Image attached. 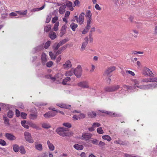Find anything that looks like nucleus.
I'll use <instances>...</instances> for the list:
<instances>
[{
	"instance_id": "nucleus-17",
	"label": "nucleus",
	"mask_w": 157,
	"mask_h": 157,
	"mask_svg": "<svg viewBox=\"0 0 157 157\" xmlns=\"http://www.w3.org/2000/svg\"><path fill=\"white\" fill-rule=\"evenodd\" d=\"M47 144L50 150L53 151L54 150L55 147L54 145L49 140L47 141Z\"/></svg>"
},
{
	"instance_id": "nucleus-15",
	"label": "nucleus",
	"mask_w": 157,
	"mask_h": 157,
	"mask_svg": "<svg viewBox=\"0 0 157 157\" xmlns=\"http://www.w3.org/2000/svg\"><path fill=\"white\" fill-rule=\"evenodd\" d=\"M154 85L153 84H150L147 85H144L137 86V87L141 89H145L147 88H149L151 87H152Z\"/></svg>"
},
{
	"instance_id": "nucleus-48",
	"label": "nucleus",
	"mask_w": 157,
	"mask_h": 157,
	"mask_svg": "<svg viewBox=\"0 0 157 157\" xmlns=\"http://www.w3.org/2000/svg\"><path fill=\"white\" fill-rule=\"evenodd\" d=\"M107 69L111 73L115 69V67L114 66L110 67H108Z\"/></svg>"
},
{
	"instance_id": "nucleus-25",
	"label": "nucleus",
	"mask_w": 157,
	"mask_h": 157,
	"mask_svg": "<svg viewBox=\"0 0 157 157\" xmlns=\"http://www.w3.org/2000/svg\"><path fill=\"white\" fill-rule=\"evenodd\" d=\"M74 147L77 150H81L83 149V147L82 145H79L78 144H76L74 145Z\"/></svg>"
},
{
	"instance_id": "nucleus-53",
	"label": "nucleus",
	"mask_w": 157,
	"mask_h": 157,
	"mask_svg": "<svg viewBox=\"0 0 157 157\" xmlns=\"http://www.w3.org/2000/svg\"><path fill=\"white\" fill-rule=\"evenodd\" d=\"M66 6H67V7H72V3L70 1H68L66 4Z\"/></svg>"
},
{
	"instance_id": "nucleus-54",
	"label": "nucleus",
	"mask_w": 157,
	"mask_h": 157,
	"mask_svg": "<svg viewBox=\"0 0 157 157\" xmlns=\"http://www.w3.org/2000/svg\"><path fill=\"white\" fill-rule=\"evenodd\" d=\"M63 125L66 127H67L69 128H71V124L70 123H63Z\"/></svg>"
},
{
	"instance_id": "nucleus-19",
	"label": "nucleus",
	"mask_w": 157,
	"mask_h": 157,
	"mask_svg": "<svg viewBox=\"0 0 157 157\" xmlns=\"http://www.w3.org/2000/svg\"><path fill=\"white\" fill-rule=\"evenodd\" d=\"M20 147L17 144H14L13 145V151L16 153L18 152L19 151Z\"/></svg>"
},
{
	"instance_id": "nucleus-41",
	"label": "nucleus",
	"mask_w": 157,
	"mask_h": 157,
	"mask_svg": "<svg viewBox=\"0 0 157 157\" xmlns=\"http://www.w3.org/2000/svg\"><path fill=\"white\" fill-rule=\"evenodd\" d=\"M102 138L103 139L106 140L108 141H110L111 140V137L108 135L103 136Z\"/></svg>"
},
{
	"instance_id": "nucleus-21",
	"label": "nucleus",
	"mask_w": 157,
	"mask_h": 157,
	"mask_svg": "<svg viewBox=\"0 0 157 157\" xmlns=\"http://www.w3.org/2000/svg\"><path fill=\"white\" fill-rule=\"evenodd\" d=\"M101 112L102 113H106L110 116H113L115 117L117 115V114H115V113H112L111 112H110V111H109L102 110V111H101Z\"/></svg>"
},
{
	"instance_id": "nucleus-8",
	"label": "nucleus",
	"mask_w": 157,
	"mask_h": 157,
	"mask_svg": "<svg viewBox=\"0 0 157 157\" xmlns=\"http://www.w3.org/2000/svg\"><path fill=\"white\" fill-rule=\"evenodd\" d=\"M56 114V113L52 112H48L44 114V116L46 118H48L53 117L55 116Z\"/></svg>"
},
{
	"instance_id": "nucleus-13",
	"label": "nucleus",
	"mask_w": 157,
	"mask_h": 157,
	"mask_svg": "<svg viewBox=\"0 0 157 157\" xmlns=\"http://www.w3.org/2000/svg\"><path fill=\"white\" fill-rule=\"evenodd\" d=\"M5 136L6 138L9 140H12L16 139L15 136L10 133H6Z\"/></svg>"
},
{
	"instance_id": "nucleus-60",
	"label": "nucleus",
	"mask_w": 157,
	"mask_h": 157,
	"mask_svg": "<svg viewBox=\"0 0 157 157\" xmlns=\"http://www.w3.org/2000/svg\"><path fill=\"white\" fill-rule=\"evenodd\" d=\"M58 20V17L56 16L55 17H53L52 20V22L53 23H54L56 22Z\"/></svg>"
},
{
	"instance_id": "nucleus-38",
	"label": "nucleus",
	"mask_w": 157,
	"mask_h": 157,
	"mask_svg": "<svg viewBox=\"0 0 157 157\" xmlns=\"http://www.w3.org/2000/svg\"><path fill=\"white\" fill-rule=\"evenodd\" d=\"M27 10H25L23 12L21 11H16V12L20 15H26L27 14Z\"/></svg>"
},
{
	"instance_id": "nucleus-1",
	"label": "nucleus",
	"mask_w": 157,
	"mask_h": 157,
	"mask_svg": "<svg viewBox=\"0 0 157 157\" xmlns=\"http://www.w3.org/2000/svg\"><path fill=\"white\" fill-rule=\"evenodd\" d=\"M74 74L78 78H80L82 75V69L81 67L80 66H78L75 69L74 68Z\"/></svg>"
},
{
	"instance_id": "nucleus-51",
	"label": "nucleus",
	"mask_w": 157,
	"mask_h": 157,
	"mask_svg": "<svg viewBox=\"0 0 157 157\" xmlns=\"http://www.w3.org/2000/svg\"><path fill=\"white\" fill-rule=\"evenodd\" d=\"M49 55L52 59H55L56 56L53 54L52 52H49Z\"/></svg>"
},
{
	"instance_id": "nucleus-52",
	"label": "nucleus",
	"mask_w": 157,
	"mask_h": 157,
	"mask_svg": "<svg viewBox=\"0 0 157 157\" xmlns=\"http://www.w3.org/2000/svg\"><path fill=\"white\" fill-rule=\"evenodd\" d=\"M80 3V2L78 0H75L74 2V5H75V6H76L78 7L79 6Z\"/></svg>"
},
{
	"instance_id": "nucleus-23",
	"label": "nucleus",
	"mask_w": 157,
	"mask_h": 157,
	"mask_svg": "<svg viewBox=\"0 0 157 157\" xmlns=\"http://www.w3.org/2000/svg\"><path fill=\"white\" fill-rule=\"evenodd\" d=\"M88 115L89 117L91 118L95 117L96 116V113L93 111L90 112L88 113Z\"/></svg>"
},
{
	"instance_id": "nucleus-18",
	"label": "nucleus",
	"mask_w": 157,
	"mask_h": 157,
	"mask_svg": "<svg viewBox=\"0 0 157 157\" xmlns=\"http://www.w3.org/2000/svg\"><path fill=\"white\" fill-rule=\"evenodd\" d=\"M67 26L66 25H63L60 30L61 36H63L65 33L66 29Z\"/></svg>"
},
{
	"instance_id": "nucleus-35",
	"label": "nucleus",
	"mask_w": 157,
	"mask_h": 157,
	"mask_svg": "<svg viewBox=\"0 0 157 157\" xmlns=\"http://www.w3.org/2000/svg\"><path fill=\"white\" fill-rule=\"evenodd\" d=\"M104 90L105 92H112L111 86H106L104 88Z\"/></svg>"
},
{
	"instance_id": "nucleus-14",
	"label": "nucleus",
	"mask_w": 157,
	"mask_h": 157,
	"mask_svg": "<svg viewBox=\"0 0 157 157\" xmlns=\"http://www.w3.org/2000/svg\"><path fill=\"white\" fill-rule=\"evenodd\" d=\"M74 68H71L70 70L67 71L65 73V75L66 76L68 77L71 76L73 75L74 74Z\"/></svg>"
},
{
	"instance_id": "nucleus-10",
	"label": "nucleus",
	"mask_w": 157,
	"mask_h": 157,
	"mask_svg": "<svg viewBox=\"0 0 157 157\" xmlns=\"http://www.w3.org/2000/svg\"><path fill=\"white\" fill-rule=\"evenodd\" d=\"M34 145L35 148L37 150L40 151H41L43 150V146L41 144L35 142L34 143Z\"/></svg>"
},
{
	"instance_id": "nucleus-29",
	"label": "nucleus",
	"mask_w": 157,
	"mask_h": 157,
	"mask_svg": "<svg viewBox=\"0 0 157 157\" xmlns=\"http://www.w3.org/2000/svg\"><path fill=\"white\" fill-rule=\"evenodd\" d=\"M70 26L72 30L74 31H75L76 28L78 27V25L76 24L72 23L70 25Z\"/></svg>"
},
{
	"instance_id": "nucleus-3",
	"label": "nucleus",
	"mask_w": 157,
	"mask_h": 157,
	"mask_svg": "<svg viewBox=\"0 0 157 157\" xmlns=\"http://www.w3.org/2000/svg\"><path fill=\"white\" fill-rule=\"evenodd\" d=\"M25 138L26 140L30 143H33L34 142L33 139L31 136V135L28 132H24Z\"/></svg>"
},
{
	"instance_id": "nucleus-47",
	"label": "nucleus",
	"mask_w": 157,
	"mask_h": 157,
	"mask_svg": "<svg viewBox=\"0 0 157 157\" xmlns=\"http://www.w3.org/2000/svg\"><path fill=\"white\" fill-rule=\"evenodd\" d=\"M91 142L94 144L98 145V140L96 139H92L90 140Z\"/></svg>"
},
{
	"instance_id": "nucleus-58",
	"label": "nucleus",
	"mask_w": 157,
	"mask_h": 157,
	"mask_svg": "<svg viewBox=\"0 0 157 157\" xmlns=\"http://www.w3.org/2000/svg\"><path fill=\"white\" fill-rule=\"evenodd\" d=\"M101 126V124L98 123H93L92 126L95 128V127H98Z\"/></svg>"
},
{
	"instance_id": "nucleus-20",
	"label": "nucleus",
	"mask_w": 157,
	"mask_h": 157,
	"mask_svg": "<svg viewBox=\"0 0 157 157\" xmlns=\"http://www.w3.org/2000/svg\"><path fill=\"white\" fill-rule=\"evenodd\" d=\"M66 8L65 5L61 6L59 9V13L60 14H63L65 12V9Z\"/></svg>"
},
{
	"instance_id": "nucleus-64",
	"label": "nucleus",
	"mask_w": 157,
	"mask_h": 157,
	"mask_svg": "<svg viewBox=\"0 0 157 157\" xmlns=\"http://www.w3.org/2000/svg\"><path fill=\"white\" fill-rule=\"evenodd\" d=\"M126 73H128V74H130L132 76H134L135 75L134 73L130 71H126Z\"/></svg>"
},
{
	"instance_id": "nucleus-31",
	"label": "nucleus",
	"mask_w": 157,
	"mask_h": 157,
	"mask_svg": "<svg viewBox=\"0 0 157 157\" xmlns=\"http://www.w3.org/2000/svg\"><path fill=\"white\" fill-rule=\"evenodd\" d=\"M71 78L70 77H67L65 78L62 82V84L63 85H66L67 84V82L70 81Z\"/></svg>"
},
{
	"instance_id": "nucleus-45",
	"label": "nucleus",
	"mask_w": 157,
	"mask_h": 157,
	"mask_svg": "<svg viewBox=\"0 0 157 157\" xmlns=\"http://www.w3.org/2000/svg\"><path fill=\"white\" fill-rule=\"evenodd\" d=\"M132 54L134 55H137L138 54H143V52H137L135 51H132L131 52Z\"/></svg>"
},
{
	"instance_id": "nucleus-6",
	"label": "nucleus",
	"mask_w": 157,
	"mask_h": 157,
	"mask_svg": "<svg viewBox=\"0 0 157 157\" xmlns=\"http://www.w3.org/2000/svg\"><path fill=\"white\" fill-rule=\"evenodd\" d=\"M92 136V135L90 133H83L82 134V137L81 138L82 140H89Z\"/></svg>"
},
{
	"instance_id": "nucleus-43",
	"label": "nucleus",
	"mask_w": 157,
	"mask_h": 157,
	"mask_svg": "<svg viewBox=\"0 0 157 157\" xmlns=\"http://www.w3.org/2000/svg\"><path fill=\"white\" fill-rule=\"evenodd\" d=\"M52 17V15L51 14L47 15L46 19L45 22L46 23H49L51 21Z\"/></svg>"
},
{
	"instance_id": "nucleus-55",
	"label": "nucleus",
	"mask_w": 157,
	"mask_h": 157,
	"mask_svg": "<svg viewBox=\"0 0 157 157\" xmlns=\"http://www.w3.org/2000/svg\"><path fill=\"white\" fill-rule=\"evenodd\" d=\"M67 41V40L66 39H64L59 42V44L61 45H63Z\"/></svg>"
},
{
	"instance_id": "nucleus-28",
	"label": "nucleus",
	"mask_w": 157,
	"mask_h": 157,
	"mask_svg": "<svg viewBox=\"0 0 157 157\" xmlns=\"http://www.w3.org/2000/svg\"><path fill=\"white\" fill-rule=\"evenodd\" d=\"M37 115L36 113H31L29 115V118L31 120H35L37 118Z\"/></svg>"
},
{
	"instance_id": "nucleus-30",
	"label": "nucleus",
	"mask_w": 157,
	"mask_h": 157,
	"mask_svg": "<svg viewBox=\"0 0 157 157\" xmlns=\"http://www.w3.org/2000/svg\"><path fill=\"white\" fill-rule=\"evenodd\" d=\"M45 4H44L43 5V6H42L40 8H37L33 9L31 10V11L33 12H34L40 10H42L44 8V7H45Z\"/></svg>"
},
{
	"instance_id": "nucleus-61",
	"label": "nucleus",
	"mask_w": 157,
	"mask_h": 157,
	"mask_svg": "<svg viewBox=\"0 0 157 157\" xmlns=\"http://www.w3.org/2000/svg\"><path fill=\"white\" fill-rule=\"evenodd\" d=\"M95 9L98 10H101V8L99 6L98 4H96L95 6Z\"/></svg>"
},
{
	"instance_id": "nucleus-26",
	"label": "nucleus",
	"mask_w": 157,
	"mask_h": 157,
	"mask_svg": "<svg viewBox=\"0 0 157 157\" xmlns=\"http://www.w3.org/2000/svg\"><path fill=\"white\" fill-rule=\"evenodd\" d=\"M43 49V46L42 45H40L34 48L35 52H36L40 51Z\"/></svg>"
},
{
	"instance_id": "nucleus-39",
	"label": "nucleus",
	"mask_w": 157,
	"mask_h": 157,
	"mask_svg": "<svg viewBox=\"0 0 157 157\" xmlns=\"http://www.w3.org/2000/svg\"><path fill=\"white\" fill-rule=\"evenodd\" d=\"M59 22H57L54 25V26L53 27V29L54 31H57L58 29V26L59 25Z\"/></svg>"
},
{
	"instance_id": "nucleus-56",
	"label": "nucleus",
	"mask_w": 157,
	"mask_h": 157,
	"mask_svg": "<svg viewBox=\"0 0 157 157\" xmlns=\"http://www.w3.org/2000/svg\"><path fill=\"white\" fill-rule=\"evenodd\" d=\"M53 63V62L52 61L48 62L46 63V66L48 67H50L52 66Z\"/></svg>"
},
{
	"instance_id": "nucleus-62",
	"label": "nucleus",
	"mask_w": 157,
	"mask_h": 157,
	"mask_svg": "<svg viewBox=\"0 0 157 157\" xmlns=\"http://www.w3.org/2000/svg\"><path fill=\"white\" fill-rule=\"evenodd\" d=\"M151 82H157V77L153 78H151Z\"/></svg>"
},
{
	"instance_id": "nucleus-2",
	"label": "nucleus",
	"mask_w": 157,
	"mask_h": 157,
	"mask_svg": "<svg viewBox=\"0 0 157 157\" xmlns=\"http://www.w3.org/2000/svg\"><path fill=\"white\" fill-rule=\"evenodd\" d=\"M143 74L145 75L150 77H153L154 75L150 69L146 67L144 68L143 71Z\"/></svg>"
},
{
	"instance_id": "nucleus-27",
	"label": "nucleus",
	"mask_w": 157,
	"mask_h": 157,
	"mask_svg": "<svg viewBox=\"0 0 157 157\" xmlns=\"http://www.w3.org/2000/svg\"><path fill=\"white\" fill-rule=\"evenodd\" d=\"M19 151L21 154H25L26 153V151L22 146L20 147Z\"/></svg>"
},
{
	"instance_id": "nucleus-57",
	"label": "nucleus",
	"mask_w": 157,
	"mask_h": 157,
	"mask_svg": "<svg viewBox=\"0 0 157 157\" xmlns=\"http://www.w3.org/2000/svg\"><path fill=\"white\" fill-rule=\"evenodd\" d=\"M0 144L2 146H5L6 144V143L4 140L0 139Z\"/></svg>"
},
{
	"instance_id": "nucleus-12",
	"label": "nucleus",
	"mask_w": 157,
	"mask_h": 157,
	"mask_svg": "<svg viewBox=\"0 0 157 157\" xmlns=\"http://www.w3.org/2000/svg\"><path fill=\"white\" fill-rule=\"evenodd\" d=\"M56 132L58 134L62 136H65L66 132L63 131V128H59L56 130Z\"/></svg>"
},
{
	"instance_id": "nucleus-32",
	"label": "nucleus",
	"mask_w": 157,
	"mask_h": 157,
	"mask_svg": "<svg viewBox=\"0 0 157 157\" xmlns=\"http://www.w3.org/2000/svg\"><path fill=\"white\" fill-rule=\"evenodd\" d=\"M3 119L4 121L5 124L9 126L10 124L9 119L7 117L4 116L3 117Z\"/></svg>"
},
{
	"instance_id": "nucleus-49",
	"label": "nucleus",
	"mask_w": 157,
	"mask_h": 157,
	"mask_svg": "<svg viewBox=\"0 0 157 157\" xmlns=\"http://www.w3.org/2000/svg\"><path fill=\"white\" fill-rule=\"evenodd\" d=\"M97 132L98 133L102 134L104 133L103 130L101 127L98 128L97 129Z\"/></svg>"
},
{
	"instance_id": "nucleus-22",
	"label": "nucleus",
	"mask_w": 157,
	"mask_h": 157,
	"mask_svg": "<svg viewBox=\"0 0 157 157\" xmlns=\"http://www.w3.org/2000/svg\"><path fill=\"white\" fill-rule=\"evenodd\" d=\"M49 37L52 40H54L56 37V33L55 32H50L49 34Z\"/></svg>"
},
{
	"instance_id": "nucleus-37",
	"label": "nucleus",
	"mask_w": 157,
	"mask_h": 157,
	"mask_svg": "<svg viewBox=\"0 0 157 157\" xmlns=\"http://www.w3.org/2000/svg\"><path fill=\"white\" fill-rule=\"evenodd\" d=\"M112 88V92L115 91H116L118 89L120 88V86L119 85H115L111 86Z\"/></svg>"
},
{
	"instance_id": "nucleus-63",
	"label": "nucleus",
	"mask_w": 157,
	"mask_h": 157,
	"mask_svg": "<svg viewBox=\"0 0 157 157\" xmlns=\"http://www.w3.org/2000/svg\"><path fill=\"white\" fill-rule=\"evenodd\" d=\"M27 115V114L25 113L22 112L21 113V116L23 119L26 118Z\"/></svg>"
},
{
	"instance_id": "nucleus-46",
	"label": "nucleus",
	"mask_w": 157,
	"mask_h": 157,
	"mask_svg": "<svg viewBox=\"0 0 157 157\" xmlns=\"http://www.w3.org/2000/svg\"><path fill=\"white\" fill-rule=\"evenodd\" d=\"M62 108L70 109H71V105H68L65 104H63Z\"/></svg>"
},
{
	"instance_id": "nucleus-24",
	"label": "nucleus",
	"mask_w": 157,
	"mask_h": 157,
	"mask_svg": "<svg viewBox=\"0 0 157 157\" xmlns=\"http://www.w3.org/2000/svg\"><path fill=\"white\" fill-rule=\"evenodd\" d=\"M91 18H87V25L86 27V29H87V30H89L91 27L90 24L91 21Z\"/></svg>"
},
{
	"instance_id": "nucleus-7",
	"label": "nucleus",
	"mask_w": 157,
	"mask_h": 157,
	"mask_svg": "<svg viewBox=\"0 0 157 157\" xmlns=\"http://www.w3.org/2000/svg\"><path fill=\"white\" fill-rule=\"evenodd\" d=\"M61 75L59 74H57L56 75H55L54 76L52 77V75H48V78H50L53 81H55V80H59L61 79V78L60 77Z\"/></svg>"
},
{
	"instance_id": "nucleus-44",
	"label": "nucleus",
	"mask_w": 157,
	"mask_h": 157,
	"mask_svg": "<svg viewBox=\"0 0 157 157\" xmlns=\"http://www.w3.org/2000/svg\"><path fill=\"white\" fill-rule=\"evenodd\" d=\"M29 126L35 128L36 129H38V127L35 124L32 123H29Z\"/></svg>"
},
{
	"instance_id": "nucleus-5",
	"label": "nucleus",
	"mask_w": 157,
	"mask_h": 157,
	"mask_svg": "<svg viewBox=\"0 0 157 157\" xmlns=\"http://www.w3.org/2000/svg\"><path fill=\"white\" fill-rule=\"evenodd\" d=\"M89 41V38L88 37H85L84 39V41L82 43L81 47V51H83L87 45Z\"/></svg>"
},
{
	"instance_id": "nucleus-40",
	"label": "nucleus",
	"mask_w": 157,
	"mask_h": 157,
	"mask_svg": "<svg viewBox=\"0 0 157 157\" xmlns=\"http://www.w3.org/2000/svg\"><path fill=\"white\" fill-rule=\"evenodd\" d=\"M13 115V112L11 110H9L8 112V116L10 118H12Z\"/></svg>"
},
{
	"instance_id": "nucleus-16",
	"label": "nucleus",
	"mask_w": 157,
	"mask_h": 157,
	"mask_svg": "<svg viewBox=\"0 0 157 157\" xmlns=\"http://www.w3.org/2000/svg\"><path fill=\"white\" fill-rule=\"evenodd\" d=\"M41 60L43 64L44 65L45 63L47 62L46 55L44 53L42 54L41 55Z\"/></svg>"
},
{
	"instance_id": "nucleus-4",
	"label": "nucleus",
	"mask_w": 157,
	"mask_h": 157,
	"mask_svg": "<svg viewBox=\"0 0 157 157\" xmlns=\"http://www.w3.org/2000/svg\"><path fill=\"white\" fill-rule=\"evenodd\" d=\"M78 86L83 88H89L88 82L86 81L81 82L78 83Z\"/></svg>"
},
{
	"instance_id": "nucleus-9",
	"label": "nucleus",
	"mask_w": 157,
	"mask_h": 157,
	"mask_svg": "<svg viewBox=\"0 0 157 157\" xmlns=\"http://www.w3.org/2000/svg\"><path fill=\"white\" fill-rule=\"evenodd\" d=\"M85 14L84 13L82 12L79 16L77 22L79 23L80 25L82 24L84 22V17Z\"/></svg>"
},
{
	"instance_id": "nucleus-36",
	"label": "nucleus",
	"mask_w": 157,
	"mask_h": 157,
	"mask_svg": "<svg viewBox=\"0 0 157 157\" xmlns=\"http://www.w3.org/2000/svg\"><path fill=\"white\" fill-rule=\"evenodd\" d=\"M42 126L44 128L48 129L51 127L49 124L47 123H44L42 124Z\"/></svg>"
},
{
	"instance_id": "nucleus-42",
	"label": "nucleus",
	"mask_w": 157,
	"mask_h": 157,
	"mask_svg": "<svg viewBox=\"0 0 157 157\" xmlns=\"http://www.w3.org/2000/svg\"><path fill=\"white\" fill-rule=\"evenodd\" d=\"M110 73L107 69L105 71L103 74V75L105 76H111V75H110Z\"/></svg>"
},
{
	"instance_id": "nucleus-34",
	"label": "nucleus",
	"mask_w": 157,
	"mask_h": 157,
	"mask_svg": "<svg viewBox=\"0 0 157 157\" xmlns=\"http://www.w3.org/2000/svg\"><path fill=\"white\" fill-rule=\"evenodd\" d=\"M51 28V25H48L44 27V30L46 32H48L50 30Z\"/></svg>"
},
{
	"instance_id": "nucleus-59",
	"label": "nucleus",
	"mask_w": 157,
	"mask_h": 157,
	"mask_svg": "<svg viewBox=\"0 0 157 157\" xmlns=\"http://www.w3.org/2000/svg\"><path fill=\"white\" fill-rule=\"evenodd\" d=\"M62 45H60L59 44V42L58 44H57L56 46V47H55L54 48V50L55 52L56 51H57L58 49Z\"/></svg>"
},
{
	"instance_id": "nucleus-11",
	"label": "nucleus",
	"mask_w": 157,
	"mask_h": 157,
	"mask_svg": "<svg viewBox=\"0 0 157 157\" xmlns=\"http://www.w3.org/2000/svg\"><path fill=\"white\" fill-rule=\"evenodd\" d=\"M72 66L71 62L69 61H67L63 65V68L65 69H68L71 67Z\"/></svg>"
},
{
	"instance_id": "nucleus-33",
	"label": "nucleus",
	"mask_w": 157,
	"mask_h": 157,
	"mask_svg": "<svg viewBox=\"0 0 157 157\" xmlns=\"http://www.w3.org/2000/svg\"><path fill=\"white\" fill-rule=\"evenodd\" d=\"M87 18H91L92 13L90 10H87L85 15Z\"/></svg>"
},
{
	"instance_id": "nucleus-50",
	"label": "nucleus",
	"mask_w": 157,
	"mask_h": 157,
	"mask_svg": "<svg viewBox=\"0 0 157 157\" xmlns=\"http://www.w3.org/2000/svg\"><path fill=\"white\" fill-rule=\"evenodd\" d=\"M51 44V41H47L45 43L44 46V48L46 49L48 48L50 46Z\"/></svg>"
}]
</instances>
